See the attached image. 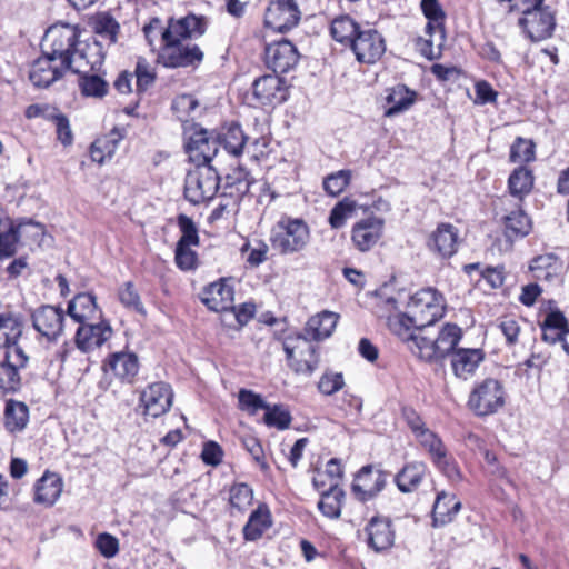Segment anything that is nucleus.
Listing matches in <instances>:
<instances>
[{"mask_svg": "<svg viewBox=\"0 0 569 569\" xmlns=\"http://www.w3.org/2000/svg\"><path fill=\"white\" fill-rule=\"evenodd\" d=\"M207 28L208 19L204 16L189 13L179 19L169 18L158 61L170 69L198 67L204 57L202 50L198 44L184 41L202 37Z\"/></svg>", "mask_w": 569, "mask_h": 569, "instance_id": "f257e3e1", "label": "nucleus"}, {"mask_svg": "<svg viewBox=\"0 0 569 569\" xmlns=\"http://www.w3.org/2000/svg\"><path fill=\"white\" fill-rule=\"evenodd\" d=\"M83 29L79 24L57 22L50 26L41 41V52L50 54L70 71H79L83 61L102 49L100 41L89 42L82 39Z\"/></svg>", "mask_w": 569, "mask_h": 569, "instance_id": "f03ea898", "label": "nucleus"}, {"mask_svg": "<svg viewBox=\"0 0 569 569\" xmlns=\"http://www.w3.org/2000/svg\"><path fill=\"white\" fill-rule=\"evenodd\" d=\"M288 367L296 373L310 377L320 363L319 348L302 338V335L287 336L282 340Z\"/></svg>", "mask_w": 569, "mask_h": 569, "instance_id": "7ed1b4c3", "label": "nucleus"}, {"mask_svg": "<svg viewBox=\"0 0 569 569\" xmlns=\"http://www.w3.org/2000/svg\"><path fill=\"white\" fill-rule=\"evenodd\" d=\"M271 244L280 254L303 251L310 242V229L302 219L282 218L278 231L271 236Z\"/></svg>", "mask_w": 569, "mask_h": 569, "instance_id": "20e7f679", "label": "nucleus"}, {"mask_svg": "<svg viewBox=\"0 0 569 569\" xmlns=\"http://www.w3.org/2000/svg\"><path fill=\"white\" fill-rule=\"evenodd\" d=\"M506 403L503 385L493 378H486L475 385L467 406L477 417L497 413Z\"/></svg>", "mask_w": 569, "mask_h": 569, "instance_id": "39448f33", "label": "nucleus"}, {"mask_svg": "<svg viewBox=\"0 0 569 569\" xmlns=\"http://www.w3.org/2000/svg\"><path fill=\"white\" fill-rule=\"evenodd\" d=\"M220 177L212 166H197L188 172L184 181V197L199 204L211 200L219 190Z\"/></svg>", "mask_w": 569, "mask_h": 569, "instance_id": "423d86ee", "label": "nucleus"}, {"mask_svg": "<svg viewBox=\"0 0 569 569\" xmlns=\"http://www.w3.org/2000/svg\"><path fill=\"white\" fill-rule=\"evenodd\" d=\"M408 307L410 315L413 317V322L421 330L442 318L445 312L443 298L432 288L417 291L411 296Z\"/></svg>", "mask_w": 569, "mask_h": 569, "instance_id": "0eeeda50", "label": "nucleus"}, {"mask_svg": "<svg viewBox=\"0 0 569 569\" xmlns=\"http://www.w3.org/2000/svg\"><path fill=\"white\" fill-rule=\"evenodd\" d=\"M104 58L106 51L100 49L89 54V58L83 61L86 66L80 67L79 71H71L78 74V86L82 96L98 99L107 96L109 83L104 79V74L99 72Z\"/></svg>", "mask_w": 569, "mask_h": 569, "instance_id": "6e6552de", "label": "nucleus"}, {"mask_svg": "<svg viewBox=\"0 0 569 569\" xmlns=\"http://www.w3.org/2000/svg\"><path fill=\"white\" fill-rule=\"evenodd\" d=\"M29 363V356L23 349L4 353L0 361V399L16 395L22 389L21 370Z\"/></svg>", "mask_w": 569, "mask_h": 569, "instance_id": "1a4fd4ad", "label": "nucleus"}, {"mask_svg": "<svg viewBox=\"0 0 569 569\" xmlns=\"http://www.w3.org/2000/svg\"><path fill=\"white\" fill-rule=\"evenodd\" d=\"M300 0H270L264 12V23L278 32H286L298 26L301 19Z\"/></svg>", "mask_w": 569, "mask_h": 569, "instance_id": "9d476101", "label": "nucleus"}, {"mask_svg": "<svg viewBox=\"0 0 569 569\" xmlns=\"http://www.w3.org/2000/svg\"><path fill=\"white\" fill-rule=\"evenodd\" d=\"M519 26L532 41H541L552 36L556 27L553 12L549 7L539 6L519 19Z\"/></svg>", "mask_w": 569, "mask_h": 569, "instance_id": "9b49d317", "label": "nucleus"}, {"mask_svg": "<svg viewBox=\"0 0 569 569\" xmlns=\"http://www.w3.org/2000/svg\"><path fill=\"white\" fill-rule=\"evenodd\" d=\"M173 392L170 385L159 381L148 385L140 392V406L143 416L158 418L164 415L172 406Z\"/></svg>", "mask_w": 569, "mask_h": 569, "instance_id": "f8f14e48", "label": "nucleus"}, {"mask_svg": "<svg viewBox=\"0 0 569 569\" xmlns=\"http://www.w3.org/2000/svg\"><path fill=\"white\" fill-rule=\"evenodd\" d=\"M32 327L49 341H54L63 331L64 311L60 307L42 305L31 311Z\"/></svg>", "mask_w": 569, "mask_h": 569, "instance_id": "ddd939ff", "label": "nucleus"}, {"mask_svg": "<svg viewBox=\"0 0 569 569\" xmlns=\"http://www.w3.org/2000/svg\"><path fill=\"white\" fill-rule=\"evenodd\" d=\"M389 472L377 469L372 465L363 466L353 479L352 492L360 501H368L385 488Z\"/></svg>", "mask_w": 569, "mask_h": 569, "instance_id": "4468645a", "label": "nucleus"}, {"mask_svg": "<svg viewBox=\"0 0 569 569\" xmlns=\"http://www.w3.org/2000/svg\"><path fill=\"white\" fill-rule=\"evenodd\" d=\"M300 54L296 46L282 39L268 44L264 49V61L274 73H287L299 62Z\"/></svg>", "mask_w": 569, "mask_h": 569, "instance_id": "2eb2a0df", "label": "nucleus"}, {"mask_svg": "<svg viewBox=\"0 0 569 569\" xmlns=\"http://www.w3.org/2000/svg\"><path fill=\"white\" fill-rule=\"evenodd\" d=\"M459 230L451 223H439L426 242L428 250L439 259H449L458 251Z\"/></svg>", "mask_w": 569, "mask_h": 569, "instance_id": "dca6fc26", "label": "nucleus"}, {"mask_svg": "<svg viewBox=\"0 0 569 569\" xmlns=\"http://www.w3.org/2000/svg\"><path fill=\"white\" fill-rule=\"evenodd\" d=\"M351 49L359 62L375 63L386 51L385 39L375 29L360 30L352 40Z\"/></svg>", "mask_w": 569, "mask_h": 569, "instance_id": "f3484780", "label": "nucleus"}, {"mask_svg": "<svg viewBox=\"0 0 569 569\" xmlns=\"http://www.w3.org/2000/svg\"><path fill=\"white\" fill-rule=\"evenodd\" d=\"M67 71H70V68H64L61 62L50 54L42 53L32 62L29 79L37 88H48L53 82L63 78Z\"/></svg>", "mask_w": 569, "mask_h": 569, "instance_id": "a211bd4d", "label": "nucleus"}, {"mask_svg": "<svg viewBox=\"0 0 569 569\" xmlns=\"http://www.w3.org/2000/svg\"><path fill=\"white\" fill-rule=\"evenodd\" d=\"M111 336L112 328L102 318L96 323L92 321L80 322L76 331V345L81 351L89 352L101 347Z\"/></svg>", "mask_w": 569, "mask_h": 569, "instance_id": "6ab92c4d", "label": "nucleus"}, {"mask_svg": "<svg viewBox=\"0 0 569 569\" xmlns=\"http://www.w3.org/2000/svg\"><path fill=\"white\" fill-rule=\"evenodd\" d=\"M252 93L262 106L281 104L287 100L286 82L277 73L264 74L253 81Z\"/></svg>", "mask_w": 569, "mask_h": 569, "instance_id": "aec40b11", "label": "nucleus"}, {"mask_svg": "<svg viewBox=\"0 0 569 569\" xmlns=\"http://www.w3.org/2000/svg\"><path fill=\"white\" fill-rule=\"evenodd\" d=\"M367 543L376 552L390 549L395 542V530L389 518L375 516L365 527Z\"/></svg>", "mask_w": 569, "mask_h": 569, "instance_id": "412c9836", "label": "nucleus"}, {"mask_svg": "<svg viewBox=\"0 0 569 569\" xmlns=\"http://www.w3.org/2000/svg\"><path fill=\"white\" fill-rule=\"evenodd\" d=\"M233 295V287L227 280L221 279L204 287L200 299L209 310L223 312L232 308Z\"/></svg>", "mask_w": 569, "mask_h": 569, "instance_id": "4be33fe9", "label": "nucleus"}, {"mask_svg": "<svg viewBox=\"0 0 569 569\" xmlns=\"http://www.w3.org/2000/svg\"><path fill=\"white\" fill-rule=\"evenodd\" d=\"M483 360L485 352L480 348H458L451 352L450 365L457 378L468 380L475 376Z\"/></svg>", "mask_w": 569, "mask_h": 569, "instance_id": "5701e85b", "label": "nucleus"}, {"mask_svg": "<svg viewBox=\"0 0 569 569\" xmlns=\"http://www.w3.org/2000/svg\"><path fill=\"white\" fill-rule=\"evenodd\" d=\"M383 224V219L377 217H369L357 222L351 231L355 247L362 252L370 250L382 236Z\"/></svg>", "mask_w": 569, "mask_h": 569, "instance_id": "b1692460", "label": "nucleus"}, {"mask_svg": "<svg viewBox=\"0 0 569 569\" xmlns=\"http://www.w3.org/2000/svg\"><path fill=\"white\" fill-rule=\"evenodd\" d=\"M218 141L208 137L206 130L194 132L187 142V152L197 166H211L210 162L218 153Z\"/></svg>", "mask_w": 569, "mask_h": 569, "instance_id": "393cba45", "label": "nucleus"}, {"mask_svg": "<svg viewBox=\"0 0 569 569\" xmlns=\"http://www.w3.org/2000/svg\"><path fill=\"white\" fill-rule=\"evenodd\" d=\"M139 359L132 352H113L103 365L106 372H112L122 382L132 383L139 372Z\"/></svg>", "mask_w": 569, "mask_h": 569, "instance_id": "a878e982", "label": "nucleus"}, {"mask_svg": "<svg viewBox=\"0 0 569 569\" xmlns=\"http://www.w3.org/2000/svg\"><path fill=\"white\" fill-rule=\"evenodd\" d=\"M338 319L337 313L328 310L310 317L301 333L302 338L310 342L329 338L337 326Z\"/></svg>", "mask_w": 569, "mask_h": 569, "instance_id": "bb28decb", "label": "nucleus"}, {"mask_svg": "<svg viewBox=\"0 0 569 569\" xmlns=\"http://www.w3.org/2000/svg\"><path fill=\"white\" fill-rule=\"evenodd\" d=\"M23 328L24 323L20 316L11 312L0 313V333L3 339L0 346L4 348V353L12 355L16 349H23L19 345Z\"/></svg>", "mask_w": 569, "mask_h": 569, "instance_id": "cd10ccee", "label": "nucleus"}, {"mask_svg": "<svg viewBox=\"0 0 569 569\" xmlns=\"http://www.w3.org/2000/svg\"><path fill=\"white\" fill-rule=\"evenodd\" d=\"M62 488V479L54 472L46 471L34 483L33 501L44 507H51L59 499Z\"/></svg>", "mask_w": 569, "mask_h": 569, "instance_id": "c85d7f7f", "label": "nucleus"}, {"mask_svg": "<svg viewBox=\"0 0 569 569\" xmlns=\"http://www.w3.org/2000/svg\"><path fill=\"white\" fill-rule=\"evenodd\" d=\"M69 316L77 322L94 321L102 318L96 297L90 292L78 293L68 305Z\"/></svg>", "mask_w": 569, "mask_h": 569, "instance_id": "c756f323", "label": "nucleus"}, {"mask_svg": "<svg viewBox=\"0 0 569 569\" xmlns=\"http://www.w3.org/2000/svg\"><path fill=\"white\" fill-rule=\"evenodd\" d=\"M500 220L503 226V234L509 241L528 236L532 229L531 219L520 206L516 210L501 216Z\"/></svg>", "mask_w": 569, "mask_h": 569, "instance_id": "7c9ffc66", "label": "nucleus"}, {"mask_svg": "<svg viewBox=\"0 0 569 569\" xmlns=\"http://www.w3.org/2000/svg\"><path fill=\"white\" fill-rule=\"evenodd\" d=\"M426 471L427 466L423 462H408L395 476V483L403 493L413 492L422 482Z\"/></svg>", "mask_w": 569, "mask_h": 569, "instance_id": "2f4dec72", "label": "nucleus"}, {"mask_svg": "<svg viewBox=\"0 0 569 569\" xmlns=\"http://www.w3.org/2000/svg\"><path fill=\"white\" fill-rule=\"evenodd\" d=\"M420 7L423 16L428 19L426 33L428 36L439 33V47H441L446 41V13L443 9L438 0H421Z\"/></svg>", "mask_w": 569, "mask_h": 569, "instance_id": "473e14b6", "label": "nucleus"}, {"mask_svg": "<svg viewBox=\"0 0 569 569\" xmlns=\"http://www.w3.org/2000/svg\"><path fill=\"white\" fill-rule=\"evenodd\" d=\"M272 526L271 513L267 505H259L254 509L242 529L247 541H256Z\"/></svg>", "mask_w": 569, "mask_h": 569, "instance_id": "72a5a7b5", "label": "nucleus"}, {"mask_svg": "<svg viewBox=\"0 0 569 569\" xmlns=\"http://www.w3.org/2000/svg\"><path fill=\"white\" fill-rule=\"evenodd\" d=\"M461 509V502L455 495L441 491L437 495L432 508L433 526H446L450 523Z\"/></svg>", "mask_w": 569, "mask_h": 569, "instance_id": "f704fd0d", "label": "nucleus"}, {"mask_svg": "<svg viewBox=\"0 0 569 569\" xmlns=\"http://www.w3.org/2000/svg\"><path fill=\"white\" fill-rule=\"evenodd\" d=\"M29 421L28 406L18 400L9 399L3 411V425L10 433L21 432Z\"/></svg>", "mask_w": 569, "mask_h": 569, "instance_id": "c9c22d12", "label": "nucleus"}, {"mask_svg": "<svg viewBox=\"0 0 569 569\" xmlns=\"http://www.w3.org/2000/svg\"><path fill=\"white\" fill-rule=\"evenodd\" d=\"M92 28L94 33L99 37V39H94L93 41H100L103 51L104 46L110 47L117 42L120 24L110 13L102 12L97 14L92 21Z\"/></svg>", "mask_w": 569, "mask_h": 569, "instance_id": "e433bc0d", "label": "nucleus"}, {"mask_svg": "<svg viewBox=\"0 0 569 569\" xmlns=\"http://www.w3.org/2000/svg\"><path fill=\"white\" fill-rule=\"evenodd\" d=\"M416 92L409 90L403 84H398L388 90L386 102L388 108L385 111L386 117L397 116L408 110L415 102Z\"/></svg>", "mask_w": 569, "mask_h": 569, "instance_id": "4c0bfd02", "label": "nucleus"}, {"mask_svg": "<svg viewBox=\"0 0 569 569\" xmlns=\"http://www.w3.org/2000/svg\"><path fill=\"white\" fill-rule=\"evenodd\" d=\"M462 337L460 327L453 323H447L438 332L435 338L437 361L443 359L446 356L451 357V352L456 351L457 345Z\"/></svg>", "mask_w": 569, "mask_h": 569, "instance_id": "58836bf2", "label": "nucleus"}, {"mask_svg": "<svg viewBox=\"0 0 569 569\" xmlns=\"http://www.w3.org/2000/svg\"><path fill=\"white\" fill-rule=\"evenodd\" d=\"M345 498L343 490L337 483H330L327 490L321 492L318 508L323 516L337 519L341 515V505Z\"/></svg>", "mask_w": 569, "mask_h": 569, "instance_id": "ea45409f", "label": "nucleus"}, {"mask_svg": "<svg viewBox=\"0 0 569 569\" xmlns=\"http://www.w3.org/2000/svg\"><path fill=\"white\" fill-rule=\"evenodd\" d=\"M120 139L121 137L116 130L108 136L96 139L90 147L92 161L103 164L107 160H110L116 153Z\"/></svg>", "mask_w": 569, "mask_h": 569, "instance_id": "a19ab883", "label": "nucleus"}, {"mask_svg": "<svg viewBox=\"0 0 569 569\" xmlns=\"http://www.w3.org/2000/svg\"><path fill=\"white\" fill-rule=\"evenodd\" d=\"M246 141L247 137L240 124L236 122L224 126L219 134V142L230 154L236 157L242 153Z\"/></svg>", "mask_w": 569, "mask_h": 569, "instance_id": "79ce46f5", "label": "nucleus"}, {"mask_svg": "<svg viewBox=\"0 0 569 569\" xmlns=\"http://www.w3.org/2000/svg\"><path fill=\"white\" fill-rule=\"evenodd\" d=\"M533 187V176L531 170L525 167L516 168L508 179L510 194L522 201Z\"/></svg>", "mask_w": 569, "mask_h": 569, "instance_id": "37998d69", "label": "nucleus"}, {"mask_svg": "<svg viewBox=\"0 0 569 569\" xmlns=\"http://www.w3.org/2000/svg\"><path fill=\"white\" fill-rule=\"evenodd\" d=\"M568 329L569 327L563 313L559 310L551 311L546 316L541 325L542 340L548 343L555 345L558 342L562 331Z\"/></svg>", "mask_w": 569, "mask_h": 569, "instance_id": "c03bdc74", "label": "nucleus"}, {"mask_svg": "<svg viewBox=\"0 0 569 569\" xmlns=\"http://www.w3.org/2000/svg\"><path fill=\"white\" fill-rule=\"evenodd\" d=\"M360 27L349 16H340L332 20L330 26L331 37L340 43H350L359 33Z\"/></svg>", "mask_w": 569, "mask_h": 569, "instance_id": "a18cd8bd", "label": "nucleus"}, {"mask_svg": "<svg viewBox=\"0 0 569 569\" xmlns=\"http://www.w3.org/2000/svg\"><path fill=\"white\" fill-rule=\"evenodd\" d=\"M388 325L391 331L407 343H409L417 331H422L421 328H417V323L413 322V317L410 312L388 317Z\"/></svg>", "mask_w": 569, "mask_h": 569, "instance_id": "49530a36", "label": "nucleus"}, {"mask_svg": "<svg viewBox=\"0 0 569 569\" xmlns=\"http://www.w3.org/2000/svg\"><path fill=\"white\" fill-rule=\"evenodd\" d=\"M408 346L411 352L420 359L428 362L437 361L435 338L423 336L422 331H417Z\"/></svg>", "mask_w": 569, "mask_h": 569, "instance_id": "de8ad7c7", "label": "nucleus"}, {"mask_svg": "<svg viewBox=\"0 0 569 569\" xmlns=\"http://www.w3.org/2000/svg\"><path fill=\"white\" fill-rule=\"evenodd\" d=\"M357 209V202L348 197L339 201L330 211L329 224L333 229H340L351 218Z\"/></svg>", "mask_w": 569, "mask_h": 569, "instance_id": "09e8293b", "label": "nucleus"}, {"mask_svg": "<svg viewBox=\"0 0 569 569\" xmlns=\"http://www.w3.org/2000/svg\"><path fill=\"white\" fill-rule=\"evenodd\" d=\"M253 500L252 488L244 482L234 483L229 490V502L232 508L244 511Z\"/></svg>", "mask_w": 569, "mask_h": 569, "instance_id": "8fccbe9b", "label": "nucleus"}, {"mask_svg": "<svg viewBox=\"0 0 569 569\" xmlns=\"http://www.w3.org/2000/svg\"><path fill=\"white\" fill-rule=\"evenodd\" d=\"M266 413L263 417V421L269 427H274L279 430H284L290 427L291 423V415L284 409L282 406H273L264 409Z\"/></svg>", "mask_w": 569, "mask_h": 569, "instance_id": "3c124183", "label": "nucleus"}, {"mask_svg": "<svg viewBox=\"0 0 569 569\" xmlns=\"http://www.w3.org/2000/svg\"><path fill=\"white\" fill-rule=\"evenodd\" d=\"M120 302L128 309L144 313V307L132 281L124 282L118 291Z\"/></svg>", "mask_w": 569, "mask_h": 569, "instance_id": "603ef678", "label": "nucleus"}, {"mask_svg": "<svg viewBox=\"0 0 569 569\" xmlns=\"http://www.w3.org/2000/svg\"><path fill=\"white\" fill-rule=\"evenodd\" d=\"M177 222L182 233L177 244L198 246L199 236L194 221L187 214L181 213L178 216Z\"/></svg>", "mask_w": 569, "mask_h": 569, "instance_id": "864d4df0", "label": "nucleus"}, {"mask_svg": "<svg viewBox=\"0 0 569 569\" xmlns=\"http://www.w3.org/2000/svg\"><path fill=\"white\" fill-rule=\"evenodd\" d=\"M136 86L138 92H144L156 80V73L144 58H139L134 70Z\"/></svg>", "mask_w": 569, "mask_h": 569, "instance_id": "5fc2aeb1", "label": "nucleus"}, {"mask_svg": "<svg viewBox=\"0 0 569 569\" xmlns=\"http://www.w3.org/2000/svg\"><path fill=\"white\" fill-rule=\"evenodd\" d=\"M350 179V170H339L323 180V189L328 194L336 197L348 187Z\"/></svg>", "mask_w": 569, "mask_h": 569, "instance_id": "6e6d98bb", "label": "nucleus"}, {"mask_svg": "<svg viewBox=\"0 0 569 569\" xmlns=\"http://www.w3.org/2000/svg\"><path fill=\"white\" fill-rule=\"evenodd\" d=\"M535 159V144L531 140L518 137L510 149L512 162H529Z\"/></svg>", "mask_w": 569, "mask_h": 569, "instance_id": "4d7b16f0", "label": "nucleus"}, {"mask_svg": "<svg viewBox=\"0 0 569 569\" xmlns=\"http://www.w3.org/2000/svg\"><path fill=\"white\" fill-rule=\"evenodd\" d=\"M198 106L192 94H180L172 101L171 109L180 121H187Z\"/></svg>", "mask_w": 569, "mask_h": 569, "instance_id": "13d9d810", "label": "nucleus"}, {"mask_svg": "<svg viewBox=\"0 0 569 569\" xmlns=\"http://www.w3.org/2000/svg\"><path fill=\"white\" fill-rule=\"evenodd\" d=\"M416 438L420 446L428 451L431 458L441 457L442 450L446 449L442 440L429 428L425 431H420Z\"/></svg>", "mask_w": 569, "mask_h": 569, "instance_id": "bf43d9fd", "label": "nucleus"}, {"mask_svg": "<svg viewBox=\"0 0 569 569\" xmlns=\"http://www.w3.org/2000/svg\"><path fill=\"white\" fill-rule=\"evenodd\" d=\"M343 386L345 379L342 373L326 371L318 382V390L325 396H331L341 390Z\"/></svg>", "mask_w": 569, "mask_h": 569, "instance_id": "052dcab7", "label": "nucleus"}, {"mask_svg": "<svg viewBox=\"0 0 569 569\" xmlns=\"http://www.w3.org/2000/svg\"><path fill=\"white\" fill-rule=\"evenodd\" d=\"M443 44L439 47V33H433L429 36V39H425L419 37L416 40V48L420 52V54L428 60H436L441 54V49Z\"/></svg>", "mask_w": 569, "mask_h": 569, "instance_id": "680f3d73", "label": "nucleus"}, {"mask_svg": "<svg viewBox=\"0 0 569 569\" xmlns=\"http://www.w3.org/2000/svg\"><path fill=\"white\" fill-rule=\"evenodd\" d=\"M174 261L179 269L183 271L193 270L198 264V254L187 244H177Z\"/></svg>", "mask_w": 569, "mask_h": 569, "instance_id": "e2e57ef3", "label": "nucleus"}, {"mask_svg": "<svg viewBox=\"0 0 569 569\" xmlns=\"http://www.w3.org/2000/svg\"><path fill=\"white\" fill-rule=\"evenodd\" d=\"M435 466L451 481L461 479L460 470L455 460L448 455L447 449L442 450L441 457L431 458Z\"/></svg>", "mask_w": 569, "mask_h": 569, "instance_id": "0e129e2a", "label": "nucleus"}, {"mask_svg": "<svg viewBox=\"0 0 569 569\" xmlns=\"http://www.w3.org/2000/svg\"><path fill=\"white\" fill-rule=\"evenodd\" d=\"M247 251H249L247 257V262L249 266L258 267L267 260L269 246L261 240L256 241L254 246H251L250 242H246L241 248V252L244 253Z\"/></svg>", "mask_w": 569, "mask_h": 569, "instance_id": "69168bd1", "label": "nucleus"}, {"mask_svg": "<svg viewBox=\"0 0 569 569\" xmlns=\"http://www.w3.org/2000/svg\"><path fill=\"white\" fill-rule=\"evenodd\" d=\"M239 407L250 413H256L260 409L268 408V403L261 398L260 395L251 390L241 389L238 395Z\"/></svg>", "mask_w": 569, "mask_h": 569, "instance_id": "338daca9", "label": "nucleus"}, {"mask_svg": "<svg viewBox=\"0 0 569 569\" xmlns=\"http://www.w3.org/2000/svg\"><path fill=\"white\" fill-rule=\"evenodd\" d=\"M226 186L234 188L238 193H247L251 186L249 172L242 168L233 170L232 173L227 174Z\"/></svg>", "mask_w": 569, "mask_h": 569, "instance_id": "774afa93", "label": "nucleus"}]
</instances>
